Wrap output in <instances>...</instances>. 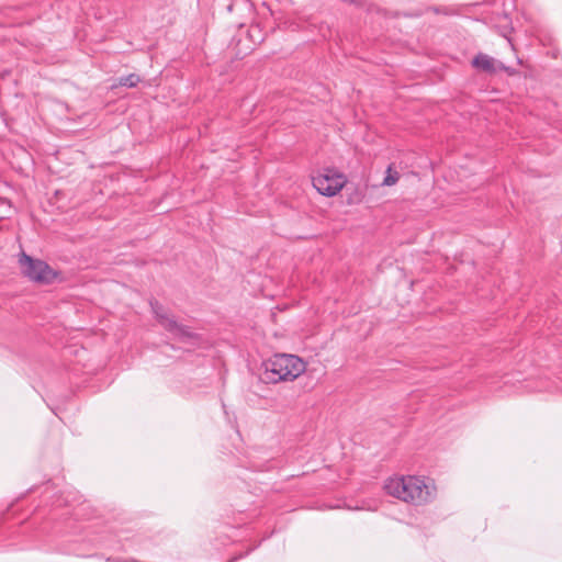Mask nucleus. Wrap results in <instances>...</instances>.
Listing matches in <instances>:
<instances>
[{"instance_id":"obj_2","label":"nucleus","mask_w":562,"mask_h":562,"mask_svg":"<svg viewBox=\"0 0 562 562\" xmlns=\"http://www.w3.org/2000/svg\"><path fill=\"white\" fill-rule=\"evenodd\" d=\"M305 371V362L297 356L279 353L263 362L260 380L265 383L293 381Z\"/></svg>"},{"instance_id":"obj_7","label":"nucleus","mask_w":562,"mask_h":562,"mask_svg":"<svg viewBox=\"0 0 562 562\" xmlns=\"http://www.w3.org/2000/svg\"><path fill=\"white\" fill-rule=\"evenodd\" d=\"M140 82V77L136 74H130L119 79V85L127 88H134Z\"/></svg>"},{"instance_id":"obj_4","label":"nucleus","mask_w":562,"mask_h":562,"mask_svg":"<svg viewBox=\"0 0 562 562\" xmlns=\"http://www.w3.org/2000/svg\"><path fill=\"white\" fill-rule=\"evenodd\" d=\"M151 312L157 322L162 326L172 337L179 339H188L192 337L190 329L180 324L175 316L169 313L158 301H150Z\"/></svg>"},{"instance_id":"obj_9","label":"nucleus","mask_w":562,"mask_h":562,"mask_svg":"<svg viewBox=\"0 0 562 562\" xmlns=\"http://www.w3.org/2000/svg\"><path fill=\"white\" fill-rule=\"evenodd\" d=\"M237 559H238V558H234V559L229 560V562H234V561H236Z\"/></svg>"},{"instance_id":"obj_3","label":"nucleus","mask_w":562,"mask_h":562,"mask_svg":"<svg viewBox=\"0 0 562 562\" xmlns=\"http://www.w3.org/2000/svg\"><path fill=\"white\" fill-rule=\"evenodd\" d=\"M19 263L22 274L36 283L48 284L57 277V273L47 262L41 259H34L25 252L21 254Z\"/></svg>"},{"instance_id":"obj_8","label":"nucleus","mask_w":562,"mask_h":562,"mask_svg":"<svg viewBox=\"0 0 562 562\" xmlns=\"http://www.w3.org/2000/svg\"><path fill=\"white\" fill-rule=\"evenodd\" d=\"M398 178H400L398 172L393 171L391 166H389V168L386 170V175L382 181V184L386 186V187L394 186L398 181Z\"/></svg>"},{"instance_id":"obj_6","label":"nucleus","mask_w":562,"mask_h":562,"mask_svg":"<svg viewBox=\"0 0 562 562\" xmlns=\"http://www.w3.org/2000/svg\"><path fill=\"white\" fill-rule=\"evenodd\" d=\"M472 66L487 74H494L497 70L496 60L483 53L477 54L473 58Z\"/></svg>"},{"instance_id":"obj_5","label":"nucleus","mask_w":562,"mask_h":562,"mask_svg":"<svg viewBox=\"0 0 562 562\" xmlns=\"http://www.w3.org/2000/svg\"><path fill=\"white\" fill-rule=\"evenodd\" d=\"M313 187L325 196H334L344 188L346 178L344 175L326 169L312 179Z\"/></svg>"},{"instance_id":"obj_1","label":"nucleus","mask_w":562,"mask_h":562,"mask_svg":"<svg viewBox=\"0 0 562 562\" xmlns=\"http://www.w3.org/2000/svg\"><path fill=\"white\" fill-rule=\"evenodd\" d=\"M384 488L387 494L415 505L428 503L436 495V488L429 480L414 475L389 479Z\"/></svg>"}]
</instances>
